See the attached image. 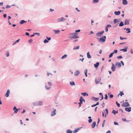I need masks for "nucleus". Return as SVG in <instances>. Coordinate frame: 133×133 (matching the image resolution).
Returning <instances> with one entry per match:
<instances>
[{"label": "nucleus", "instance_id": "1", "mask_svg": "<svg viewBox=\"0 0 133 133\" xmlns=\"http://www.w3.org/2000/svg\"><path fill=\"white\" fill-rule=\"evenodd\" d=\"M52 85L51 82H49L48 83V85H45V87L46 90H48L51 89Z\"/></svg>", "mask_w": 133, "mask_h": 133}, {"label": "nucleus", "instance_id": "2", "mask_svg": "<svg viewBox=\"0 0 133 133\" xmlns=\"http://www.w3.org/2000/svg\"><path fill=\"white\" fill-rule=\"evenodd\" d=\"M34 106L42 105L43 104V102L41 101L33 103Z\"/></svg>", "mask_w": 133, "mask_h": 133}, {"label": "nucleus", "instance_id": "3", "mask_svg": "<svg viewBox=\"0 0 133 133\" xmlns=\"http://www.w3.org/2000/svg\"><path fill=\"white\" fill-rule=\"evenodd\" d=\"M79 101H80V102L78 103V104H79V107H81V104L83 103V101L84 102L85 100L84 99H83L82 96H81Z\"/></svg>", "mask_w": 133, "mask_h": 133}, {"label": "nucleus", "instance_id": "4", "mask_svg": "<svg viewBox=\"0 0 133 133\" xmlns=\"http://www.w3.org/2000/svg\"><path fill=\"white\" fill-rule=\"evenodd\" d=\"M66 19L63 17H62L61 18H58L57 19V22H59L61 21H64Z\"/></svg>", "mask_w": 133, "mask_h": 133}, {"label": "nucleus", "instance_id": "5", "mask_svg": "<svg viewBox=\"0 0 133 133\" xmlns=\"http://www.w3.org/2000/svg\"><path fill=\"white\" fill-rule=\"evenodd\" d=\"M106 38V37L105 36H104L100 38L99 41L103 42H105V41Z\"/></svg>", "mask_w": 133, "mask_h": 133}, {"label": "nucleus", "instance_id": "6", "mask_svg": "<svg viewBox=\"0 0 133 133\" xmlns=\"http://www.w3.org/2000/svg\"><path fill=\"white\" fill-rule=\"evenodd\" d=\"M122 106L125 107H129L130 106V105L129 104L128 102H125L122 104Z\"/></svg>", "mask_w": 133, "mask_h": 133}, {"label": "nucleus", "instance_id": "7", "mask_svg": "<svg viewBox=\"0 0 133 133\" xmlns=\"http://www.w3.org/2000/svg\"><path fill=\"white\" fill-rule=\"evenodd\" d=\"M10 93V90L9 89L8 90L6 93L5 94V96L6 97H8L9 96Z\"/></svg>", "mask_w": 133, "mask_h": 133}, {"label": "nucleus", "instance_id": "8", "mask_svg": "<svg viewBox=\"0 0 133 133\" xmlns=\"http://www.w3.org/2000/svg\"><path fill=\"white\" fill-rule=\"evenodd\" d=\"M111 69L112 71H114L116 70V68L114 64L113 63H112V66L111 67Z\"/></svg>", "mask_w": 133, "mask_h": 133}, {"label": "nucleus", "instance_id": "9", "mask_svg": "<svg viewBox=\"0 0 133 133\" xmlns=\"http://www.w3.org/2000/svg\"><path fill=\"white\" fill-rule=\"evenodd\" d=\"M130 21V19H126L124 21L125 24V25H129V24Z\"/></svg>", "mask_w": 133, "mask_h": 133}, {"label": "nucleus", "instance_id": "10", "mask_svg": "<svg viewBox=\"0 0 133 133\" xmlns=\"http://www.w3.org/2000/svg\"><path fill=\"white\" fill-rule=\"evenodd\" d=\"M115 65L116 66H118L119 68L121 66V63L119 62H116L115 63Z\"/></svg>", "mask_w": 133, "mask_h": 133}, {"label": "nucleus", "instance_id": "11", "mask_svg": "<svg viewBox=\"0 0 133 133\" xmlns=\"http://www.w3.org/2000/svg\"><path fill=\"white\" fill-rule=\"evenodd\" d=\"M56 114V109H55L52 112L51 114V116H54Z\"/></svg>", "mask_w": 133, "mask_h": 133}, {"label": "nucleus", "instance_id": "12", "mask_svg": "<svg viewBox=\"0 0 133 133\" xmlns=\"http://www.w3.org/2000/svg\"><path fill=\"white\" fill-rule=\"evenodd\" d=\"M131 107H129L125 108V109L126 111L130 112L131 111Z\"/></svg>", "mask_w": 133, "mask_h": 133}, {"label": "nucleus", "instance_id": "13", "mask_svg": "<svg viewBox=\"0 0 133 133\" xmlns=\"http://www.w3.org/2000/svg\"><path fill=\"white\" fill-rule=\"evenodd\" d=\"M80 74V72L78 70H77L75 72L74 75L76 76H78Z\"/></svg>", "mask_w": 133, "mask_h": 133}, {"label": "nucleus", "instance_id": "14", "mask_svg": "<svg viewBox=\"0 0 133 133\" xmlns=\"http://www.w3.org/2000/svg\"><path fill=\"white\" fill-rule=\"evenodd\" d=\"M91 99L94 100L95 101H97L99 100V98L92 97L91 98Z\"/></svg>", "mask_w": 133, "mask_h": 133}, {"label": "nucleus", "instance_id": "15", "mask_svg": "<svg viewBox=\"0 0 133 133\" xmlns=\"http://www.w3.org/2000/svg\"><path fill=\"white\" fill-rule=\"evenodd\" d=\"M122 4L124 5H125L128 4V2L127 0H123Z\"/></svg>", "mask_w": 133, "mask_h": 133}, {"label": "nucleus", "instance_id": "16", "mask_svg": "<svg viewBox=\"0 0 133 133\" xmlns=\"http://www.w3.org/2000/svg\"><path fill=\"white\" fill-rule=\"evenodd\" d=\"M120 13H121V12L119 11H115L114 12V14L115 15H119L120 14Z\"/></svg>", "mask_w": 133, "mask_h": 133}, {"label": "nucleus", "instance_id": "17", "mask_svg": "<svg viewBox=\"0 0 133 133\" xmlns=\"http://www.w3.org/2000/svg\"><path fill=\"white\" fill-rule=\"evenodd\" d=\"M124 30H126L127 31H128L127 32V33H130L131 31H130V28H124Z\"/></svg>", "mask_w": 133, "mask_h": 133}, {"label": "nucleus", "instance_id": "18", "mask_svg": "<svg viewBox=\"0 0 133 133\" xmlns=\"http://www.w3.org/2000/svg\"><path fill=\"white\" fill-rule=\"evenodd\" d=\"M96 125V122H93V123H92V124L91 125V127H92V128H94L95 127V126Z\"/></svg>", "mask_w": 133, "mask_h": 133}, {"label": "nucleus", "instance_id": "19", "mask_svg": "<svg viewBox=\"0 0 133 133\" xmlns=\"http://www.w3.org/2000/svg\"><path fill=\"white\" fill-rule=\"evenodd\" d=\"M53 31L54 32L55 34H58L60 32V31L59 30H54Z\"/></svg>", "mask_w": 133, "mask_h": 133}, {"label": "nucleus", "instance_id": "20", "mask_svg": "<svg viewBox=\"0 0 133 133\" xmlns=\"http://www.w3.org/2000/svg\"><path fill=\"white\" fill-rule=\"evenodd\" d=\"M128 48V47H126L124 49H121L120 50V51H123L124 52H126L127 51V49Z\"/></svg>", "mask_w": 133, "mask_h": 133}, {"label": "nucleus", "instance_id": "21", "mask_svg": "<svg viewBox=\"0 0 133 133\" xmlns=\"http://www.w3.org/2000/svg\"><path fill=\"white\" fill-rule=\"evenodd\" d=\"M99 64V63L98 62H97L96 64H94V66L95 68H97L98 67Z\"/></svg>", "mask_w": 133, "mask_h": 133}, {"label": "nucleus", "instance_id": "22", "mask_svg": "<svg viewBox=\"0 0 133 133\" xmlns=\"http://www.w3.org/2000/svg\"><path fill=\"white\" fill-rule=\"evenodd\" d=\"M87 57L88 58H91V56L90 55L89 52V51L87 53Z\"/></svg>", "mask_w": 133, "mask_h": 133}, {"label": "nucleus", "instance_id": "23", "mask_svg": "<svg viewBox=\"0 0 133 133\" xmlns=\"http://www.w3.org/2000/svg\"><path fill=\"white\" fill-rule=\"evenodd\" d=\"M26 21H25L24 20H22L20 22V24H23L24 23H26Z\"/></svg>", "mask_w": 133, "mask_h": 133}, {"label": "nucleus", "instance_id": "24", "mask_svg": "<svg viewBox=\"0 0 133 133\" xmlns=\"http://www.w3.org/2000/svg\"><path fill=\"white\" fill-rule=\"evenodd\" d=\"M99 0H93L92 1V3H96L99 2Z\"/></svg>", "mask_w": 133, "mask_h": 133}, {"label": "nucleus", "instance_id": "25", "mask_svg": "<svg viewBox=\"0 0 133 133\" xmlns=\"http://www.w3.org/2000/svg\"><path fill=\"white\" fill-rule=\"evenodd\" d=\"M81 94L84 96H88V94H87L86 92H84V93H81Z\"/></svg>", "mask_w": 133, "mask_h": 133}, {"label": "nucleus", "instance_id": "26", "mask_svg": "<svg viewBox=\"0 0 133 133\" xmlns=\"http://www.w3.org/2000/svg\"><path fill=\"white\" fill-rule=\"evenodd\" d=\"M67 55H66V54H65L61 58V59H63L66 58V57H67Z\"/></svg>", "mask_w": 133, "mask_h": 133}, {"label": "nucleus", "instance_id": "27", "mask_svg": "<svg viewBox=\"0 0 133 133\" xmlns=\"http://www.w3.org/2000/svg\"><path fill=\"white\" fill-rule=\"evenodd\" d=\"M79 46H75L73 48V50H76L79 49Z\"/></svg>", "mask_w": 133, "mask_h": 133}, {"label": "nucleus", "instance_id": "28", "mask_svg": "<svg viewBox=\"0 0 133 133\" xmlns=\"http://www.w3.org/2000/svg\"><path fill=\"white\" fill-rule=\"evenodd\" d=\"M70 84L71 85V86L75 85V82L74 81L70 82Z\"/></svg>", "mask_w": 133, "mask_h": 133}, {"label": "nucleus", "instance_id": "29", "mask_svg": "<svg viewBox=\"0 0 133 133\" xmlns=\"http://www.w3.org/2000/svg\"><path fill=\"white\" fill-rule=\"evenodd\" d=\"M112 112V113L114 114L115 115L116 113H117L118 112V111L117 110V111H115V110H113Z\"/></svg>", "mask_w": 133, "mask_h": 133}, {"label": "nucleus", "instance_id": "30", "mask_svg": "<svg viewBox=\"0 0 133 133\" xmlns=\"http://www.w3.org/2000/svg\"><path fill=\"white\" fill-rule=\"evenodd\" d=\"M124 24L123 22L121 21L119 24V26H122L124 25Z\"/></svg>", "mask_w": 133, "mask_h": 133}, {"label": "nucleus", "instance_id": "31", "mask_svg": "<svg viewBox=\"0 0 133 133\" xmlns=\"http://www.w3.org/2000/svg\"><path fill=\"white\" fill-rule=\"evenodd\" d=\"M73 38L74 39H76L78 38H79V37L77 35H74V36H73Z\"/></svg>", "mask_w": 133, "mask_h": 133}, {"label": "nucleus", "instance_id": "32", "mask_svg": "<svg viewBox=\"0 0 133 133\" xmlns=\"http://www.w3.org/2000/svg\"><path fill=\"white\" fill-rule=\"evenodd\" d=\"M102 35L101 33V32H100L98 33H97L96 34V35L97 36H100L101 35Z\"/></svg>", "mask_w": 133, "mask_h": 133}, {"label": "nucleus", "instance_id": "33", "mask_svg": "<svg viewBox=\"0 0 133 133\" xmlns=\"http://www.w3.org/2000/svg\"><path fill=\"white\" fill-rule=\"evenodd\" d=\"M72 131L70 129H68L66 131V133H72Z\"/></svg>", "mask_w": 133, "mask_h": 133}, {"label": "nucleus", "instance_id": "34", "mask_svg": "<svg viewBox=\"0 0 133 133\" xmlns=\"http://www.w3.org/2000/svg\"><path fill=\"white\" fill-rule=\"evenodd\" d=\"M82 127L79 128L77 129H75V130L74 131L76 132H77Z\"/></svg>", "mask_w": 133, "mask_h": 133}, {"label": "nucleus", "instance_id": "35", "mask_svg": "<svg viewBox=\"0 0 133 133\" xmlns=\"http://www.w3.org/2000/svg\"><path fill=\"white\" fill-rule=\"evenodd\" d=\"M118 21L117 20V19H115L114 20V24L116 23Z\"/></svg>", "mask_w": 133, "mask_h": 133}, {"label": "nucleus", "instance_id": "36", "mask_svg": "<svg viewBox=\"0 0 133 133\" xmlns=\"http://www.w3.org/2000/svg\"><path fill=\"white\" fill-rule=\"evenodd\" d=\"M43 42L44 43H46L49 42V41L45 39L44 40Z\"/></svg>", "mask_w": 133, "mask_h": 133}, {"label": "nucleus", "instance_id": "37", "mask_svg": "<svg viewBox=\"0 0 133 133\" xmlns=\"http://www.w3.org/2000/svg\"><path fill=\"white\" fill-rule=\"evenodd\" d=\"M124 95V93L123 92H121L120 93L118 94V95H120L121 96H122L123 95Z\"/></svg>", "mask_w": 133, "mask_h": 133}, {"label": "nucleus", "instance_id": "38", "mask_svg": "<svg viewBox=\"0 0 133 133\" xmlns=\"http://www.w3.org/2000/svg\"><path fill=\"white\" fill-rule=\"evenodd\" d=\"M114 54V53H111L109 55V58H110L111 57L113 56V54Z\"/></svg>", "mask_w": 133, "mask_h": 133}, {"label": "nucleus", "instance_id": "39", "mask_svg": "<svg viewBox=\"0 0 133 133\" xmlns=\"http://www.w3.org/2000/svg\"><path fill=\"white\" fill-rule=\"evenodd\" d=\"M95 82L96 84H97L100 82L99 81H98V80L97 81L96 79H95Z\"/></svg>", "mask_w": 133, "mask_h": 133}, {"label": "nucleus", "instance_id": "40", "mask_svg": "<svg viewBox=\"0 0 133 133\" xmlns=\"http://www.w3.org/2000/svg\"><path fill=\"white\" fill-rule=\"evenodd\" d=\"M120 39L121 40H123L124 39H127V38H123L121 37H120Z\"/></svg>", "mask_w": 133, "mask_h": 133}, {"label": "nucleus", "instance_id": "41", "mask_svg": "<svg viewBox=\"0 0 133 133\" xmlns=\"http://www.w3.org/2000/svg\"><path fill=\"white\" fill-rule=\"evenodd\" d=\"M19 109H16L15 110L14 112V113H17L18 112V110H19Z\"/></svg>", "mask_w": 133, "mask_h": 133}, {"label": "nucleus", "instance_id": "42", "mask_svg": "<svg viewBox=\"0 0 133 133\" xmlns=\"http://www.w3.org/2000/svg\"><path fill=\"white\" fill-rule=\"evenodd\" d=\"M105 120H104L103 121V123L102 124V127H103L104 126V124H105Z\"/></svg>", "mask_w": 133, "mask_h": 133}, {"label": "nucleus", "instance_id": "43", "mask_svg": "<svg viewBox=\"0 0 133 133\" xmlns=\"http://www.w3.org/2000/svg\"><path fill=\"white\" fill-rule=\"evenodd\" d=\"M98 81L100 82L101 80V77H98L96 79Z\"/></svg>", "mask_w": 133, "mask_h": 133}, {"label": "nucleus", "instance_id": "44", "mask_svg": "<svg viewBox=\"0 0 133 133\" xmlns=\"http://www.w3.org/2000/svg\"><path fill=\"white\" fill-rule=\"evenodd\" d=\"M117 58H118L121 59L123 58L122 56L120 55L117 57Z\"/></svg>", "mask_w": 133, "mask_h": 133}, {"label": "nucleus", "instance_id": "45", "mask_svg": "<svg viewBox=\"0 0 133 133\" xmlns=\"http://www.w3.org/2000/svg\"><path fill=\"white\" fill-rule=\"evenodd\" d=\"M87 71H88L87 69H85V70L84 71V74H87Z\"/></svg>", "mask_w": 133, "mask_h": 133}, {"label": "nucleus", "instance_id": "46", "mask_svg": "<svg viewBox=\"0 0 133 133\" xmlns=\"http://www.w3.org/2000/svg\"><path fill=\"white\" fill-rule=\"evenodd\" d=\"M108 97V96L107 94L105 95V97H104V99H107Z\"/></svg>", "mask_w": 133, "mask_h": 133}, {"label": "nucleus", "instance_id": "47", "mask_svg": "<svg viewBox=\"0 0 133 133\" xmlns=\"http://www.w3.org/2000/svg\"><path fill=\"white\" fill-rule=\"evenodd\" d=\"M116 103L117 106L118 107H119L120 106V104L119 103H118L117 101L116 102Z\"/></svg>", "mask_w": 133, "mask_h": 133}, {"label": "nucleus", "instance_id": "48", "mask_svg": "<svg viewBox=\"0 0 133 133\" xmlns=\"http://www.w3.org/2000/svg\"><path fill=\"white\" fill-rule=\"evenodd\" d=\"M117 50H114V52L113 53H114H114L116 54V53H117Z\"/></svg>", "mask_w": 133, "mask_h": 133}, {"label": "nucleus", "instance_id": "49", "mask_svg": "<svg viewBox=\"0 0 133 133\" xmlns=\"http://www.w3.org/2000/svg\"><path fill=\"white\" fill-rule=\"evenodd\" d=\"M105 111L106 112V115H108V110L107 109H105Z\"/></svg>", "mask_w": 133, "mask_h": 133}, {"label": "nucleus", "instance_id": "50", "mask_svg": "<svg viewBox=\"0 0 133 133\" xmlns=\"http://www.w3.org/2000/svg\"><path fill=\"white\" fill-rule=\"evenodd\" d=\"M105 31L106 32H107L108 31V28L107 26H106V28H105Z\"/></svg>", "mask_w": 133, "mask_h": 133}, {"label": "nucleus", "instance_id": "51", "mask_svg": "<svg viewBox=\"0 0 133 133\" xmlns=\"http://www.w3.org/2000/svg\"><path fill=\"white\" fill-rule=\"evenodd\" d=\"M73 36H70L69 37V38H70V39H72L73 38H74L73 37Z\"/></svg>", "mask_w": 133, "mask_h": 133}, {"label": "nucleus", "instance_id": "52", "mask_svg": "<svg viewBox=\"0 0 133 133\" xmlns=\"http://www.w3.org/2000/svg\"><path fill=\"white\" fill-rule=\"evenodd\" d=\"M81 31L79 29L78 30H76L75 31V32H79Z\"/></svg>", "mask_w": 133, "mask_h": 133}, {"label": "nucleus", "instance_id": "53", "mask_svg": "<svg viewBox=\"0 0 133 133\" xmlns=\"http://www.w3.org/2000/svg\"><path fill=\"white\" fill-rule=\"evenodd\" d=\"M54 11V10L53 9H52L50 8V12H53Z\"/></svg>", "mask_w": 133, "mask_h": 133}, {"label": "nucleus", "instance_id": "54", "mask_svg": "<svg viewBox=\"0 0 133 133\" xmlns=\"http://www.w3.org/2000/svg\"><path fill=\"white\" fill-rule=\"evenodd\" d=\"M33 41L32 39H31L30 40L28 41V42L30 43Z\"/></svg>", "mask_w": 133, "mask_h": 133}, {"label": "nucleus", "instance_id": "55", "mask_svg": "<svg viewBox=\"0 0 133 133\" xmlns=\"http://www.w3.org/2000/svg\"><path fill=\"white\" fill-rule=\"evenodd\" d=\"M46 38L47 39L48 41H50L51 40V37H46Z\"/></svg>", "mask_w": 133, "mask_h": 133}, {"label": "nucleus", "instance_id": "56", "mask_svg": "<svg viewBox=\"0 0 133 133\" xmlns=\"http://www.w3.org/2000/svg\"><path fill=\"white\" fill-rule=\"evenodd\" d=\"M10 7V5H7L6 6V8H9Z\"/></svg>", "mask_w": 133, "mask_h": 133}, {"label": "nucleus", "instance_id": "57", "mask_svg": "<svg viewBox=\"0 0 133 133\" xmlns=\"http://www.w3.org/2000/svg\"><path fill=\"white\" fill-rule=\"evenodd\" d=\"M107 26L108 28L111 27V25L110 24H109L107 26Z\"/></svg>", "mask_w": 133, "mask_h": 133}, {"label": "nucleus", "instance_id": "58", "mask_svg": "<svg viewBox=\"0 0 133 133\" xmlns=\"http://www.w3.org/2000/svg\"><path fill=\"white\" fill-rule=\"evenodd\" d=\"M6 56L8 57L9 56V52L8 51L7 53L6 54Z\"/></svg>", "mask_w": 133, "mask_h": 133}, {"label": "nucleus", "instance_id": "59", "mask_svg": "<svg viewBox=\"0 0 133 133\" xmlns=\"http://www.w3.org/2000/svg\"><path fill=\"white\" fill-rule=\"evenodd\" d=\"M109 97L110 98H112L113 97V95L112 94H111L110 95Z\"/></svg>", "mask_w": 133, "mask_h": 133}, {"label": "nucleus", "instance_id": "60", "mask_svg": "<svg viewBox=\"0 0 133 133\" xmlns=\"http://www.w3.org/2000/svg\"><path fill=\"white\" fill-rule=\"evenodd\" d=\"M89 123H90L92 122V119H89L88 120Z\"/></svg>", "mask_w": 133, "mask_h": 133}, {"label": "nucleus", "instance_id": "61", "mask_svg": "<svg viewBox=\"0 0 133 133\" xmlns=\"http://www.w3.org/2000/svg\"><path fill=\"white\" fill-rule=\"evenodd\" d=\"M6 14H5L3 15V17L4 18H6Z\"/></svg>", "mask_w": 133, "mask_h": 133}, {"label": "nucleus", "instance_id": "62", "mask_svg": "<svg viewBox=\"0 0 133 133\" xmlns=\"http://www.w3.org/2000/svg\"><path fill=\"white\" fill-rule=\"evenodd\" d=\"M122 120L126 122V121H127V120L125 118H122Z\"/></svg>", "mask_w": 133, "mask_h": 133}, {"label": "nucleus", "instance_id": "63", "mask_svg": "<svg viewBox=\"0 0 133 133\" xmlns=\"http://www.w3.org/2000/svg\"><path fill=\"white\" fill-rule=\"evenodd\" d=\"M75 9L77 10L78 12H80V10H78V9L77 8H75Z\"/></svg>", "mask_w": 133, "mask_h": 133}, {"label": "nucleus", "instance_id": "64", "mask_svg": "<svg viewBox=\"0 0 133 133\" xmlns=\"http://www.w3.org/2000/svg\"><path fill=\"white\" fill-rule=\"evenodd\" d=\"M101 105L103 107H104L105 106V104L104 102H103V103Z\"/></svg>", "mask_w": 133, "mask_h": 133}]
</instances>
